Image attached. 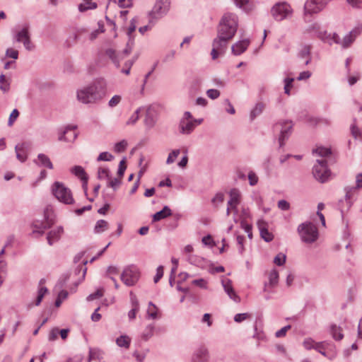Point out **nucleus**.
Wrapping results in <instances>:
<instances>
[{
	"instance_id": "obj_10",
	"label": "nucleus",
	"mask_w": 362,
	"mask_h": 362,
	"mask_svg": "<svg viewBox=\"0 0 362 362\" xmlns=\"http://www.w3.org/2000/svg\"><path fill=\"white\" fill-rule=\"evenodd\" d=\"M120 279L126 286H132L139 279V270L134 266L127 267L121 274Z\"/></svg>"
},
{
	"instance_id": "obj_36",
	"label": "nucleus",
	"mask_w": 362,
	"mask_h": 362,
	"mask_svg": "<svg viewBox=\"0 0 362 362\" xmlns=\"http://www.w3.org/2000/svg\"><path fill=\"white\" fill-rule=\"evenodd\" d=\"M144 107H139L129 118V119L127 121V125H133L134 124L139 118V114L141 110H143Z\"/></svg>"
},
{
	"instance_id": "obj_26",
	"label": "nucleus",
	"mask_w": 362,
	"mask_h": 362,
	"mask_svg": "<svg viewBox=\"0 0 362 362\" xmlns=\"http://www.w3.org/2000/svg\"><path fill=\"white\" fill-rule=\"evenodd\" d=\"M279 281V273L276 269H273L269 275V283L264 285V291H267L269 287L273 288L276 286Z\"/></svg>"
},
{
	"instance_id": "obj_3",
	"label": "nucleus",
	"mask_w": 362,
	"mask_h": 362,
	"mask_svg": "<svg viewBox=\"0 0 362 362\" xmlns=\"http://www.w3.org/2000/svg\"><path fill=\"white\" fill-rule=\"evenodd\" d=\"M313 153L320 157L313 168V176L319 182H325L330 176V170L328 169L326 158L332 154L331 148L318 146L313 150Z\"/></svg>"
},
{
	"instance_id": "obj_54",
	"label": "nucleus",
	"mask_w": 362,
	"mask_h": 362,
	"mask_svg": "<svg viewBox=\"0 0 362 362\" xmlns=\"http://www.w3.org/2000/svg\"><path fill=\"white\" fill-rule=\"evenodd\" d=\"M248 180L251 186H254L258 182V177L253 171L248 173Z\"/></svg>"
},
{
	"instance_id": "obj_38",
	"label": "nucleus",
	"mask_w": 362,
	"mask_h": 362,
	"mask_svg": "<svg viewBox=\"0 0 362 362\" xmlns=\"http://www.w3.org/2000/svg\"><path fill=\"white\" fill-rule=\"evenodd\" d=\"M147 315L148 317L152 319H156L158 317V308L152 302L148 303Z\"/></svg>"
},
{
	"instance_id": "obj_18",
	"label": "nucleus",
	"mask_w": 362,
	"mask_h": 362,
	"mask_svg": "<svg viewBox=\"0 0 362 362\" xmlns=\"http://www.w3.org/2000/svg\"><path fill=\"white\" fill-rule=\"evenodd\" d=\"M359 35V31L354 29L349 32L347 35L344 36L343 40L339 38L340 43H337L340 45L343 48H348L351 46V45L354 42L356 37Z\"/></svg>"
},
{
	"instance_id": "obj_34",
	"label": "nucleus",
	"mask_w": 362,
	"mask_h": 362,
	"mask_svg": "<svg viewBox=\"0 0 362 362\" xmlns=\"http://www.w3.org/2000/svg\"><path fill=\"white\" fill-rule=\"evenodd\" d=\"M341 332L342 329L340 327H337L335 325L331 326V334L335 340L339 341L343 339L344 334Z\"/></svg>"
},
{
	"instance_id": "obj_24",
	"label": "nucleus",
	"mask_w": 362,
	"mask_h": 362,
	"mask_svg": "<svg viewBox=\"0 0 362 362\" xmlns=\"http://www.w3.org/2000/svg\"><path fill=\"white\" fill-rule=\"evenodd\" d=\"M310 49V45H304L298 54L299 58L305 59L304 65L305 66L311 62Z\"/></svg>"
},
{
	"instance_id": "obj_40",
	"label": "nucleus",
	"mask_w": 362,
	"mask_h": 362,
	"mask_svg": "<svg viewBox=\"0 0 362 362\" xmlns=\"http://www.w3.org/2000/svg\"><path fill=\"white\" fill-rule=\"evenodd\" d=\"M264 109L262 103H257L250 112L251 120H253L257 116L259 115Z\"/></svg>"
},
{
	"instance_id": "obj_46",
	"label": "nucleus",
	"mask_w": 362,
	"mask_h": 362,
	"mask_svg": "<svg viewBox=\"0 0 362 362\" xmlns=\"http://www.w3.org/2000/svg\"><path fill=\"white\" fill-rule=\"evenodd\" d=\"M114 156L108 152H102L97 158L98 161H111L113 160Z\"/></svg>"
},
{
	"instance_id": "obj_57",
	"label": "nucleus",
	"mask_w": 362,
	"mask_h": 362,
	"mask_svg": "<svg viewBox=\"0 0 362 362\" xmlns=\"http://www.w3.org/2000/svg\"><path fill=\"white\" fill-rule=\"evenodd\" d=\"M46 177H47V171L45 170H41L39 177L37 178V180L35 182H33L31 184L32 187H36L38 185V183L40 182H41L42 180H43L44 179H45Z\"/></svg>"
},
{
	"instance_id": "obj_12",
	"label": "nucleus",
	"mask_w": 362,
	"mask_h": 362,
	"mask_svg": "<svg viewBox=\"0 0 362 362\" xmlns=\"http://www.w3.org/2000/svg\"><path fill=\"white\" fill-rule=\"evenodd\" d=\"M221 284L224 291L227 293L228 297L235 303L240 302V297L236 293L233 288L232 281L225 276L221 279Z\"/></svg>"
},
{
	"instance_id": "obj_8",
	"label": "nucleus",
	"mask_w": 362,
	"mask_h": 362,
	"mask_svg": "<svg viewBox=\"0 0 362 362\" xmlns=\"http://www.w3.org/2000/svg\"><path fill=\"white\" fill-rule=\"evenodd\" d=\"M50 213L51 211H49V209H47L46 211H45V221L36 220L32 223L31 235L33 237L37 238L39 236H41L44 233L45 230L49 228L54 223L52 218L49 217Z\"/></svg>"
},
{
	"instance_id": "obj_60",
	"label": "nucleus",
	"mask_w": 362,
	"mask_h": 362,
	"mask_svg": "<svg viewBox=\"0 0 362 362\" xmlns=\"http://www.w3.org/2000/svg\"><path fill=\"white\" fill-rule=\"evenodd\" d=\"M278 207L283 211H287L290 209V204L287 201L281 199L278 202Z\"/></svg>"
},
{
	"instance_id": "obj_11",
	"label": "nucleus",
	"mask_w": 362,
	"mask_h": 362,
	"mask_svg": "<svg viewBox=\"0 0 362 362\" xmlns=\"http://www.w3.org/2000/svg\"><path fill=\"white\" fill-rule=\"evenodd\" d=\"M292 122L291 121L281 122L275 124L274 131L280 132L279 138L280 147L283 146L285 140H286L291 133Z\"/></svg>"
},
{
	"instance_id": "obj_9",
	"label": "nucleus",
	"mask_w": 362,
	"mask_h": 362,
	"mask_svg": "<svg viewBox=\"0 0 362 362\" xmlns=\"http://www.w3.org/2000/svg\"><path fill=\"white\" fill-rule=\"evenodd\" d=\"M293 10L286 2H279L273 6L271 13L277 21H281L291 16Z\"/></svg>"
},
{
	"instance_id": "obj_55",
	"label": "nucleus",
	"mask_w": 362,
	"mask_h": 362,
	"mask_svg": "<svg viewBox=\"0 0 362 362\" xmlns=\"http://www.w3.org/2000/svg\"><path fill=\"white\" fill-rule=\"evenodd\" d=\"M127 168L124 158L122 159L119 164L117 174L120 178H122L124 174V171Z\"/></svg>"
},
{
	"instance_id": "obj_33",
	"label": "nucleus",
	"mask_w": 362,
	"mask_h": 362,
	"mask_svg": "<svg viewBox=\"0 0 362 362\" xmlns=\"http://www.w3.org/2000/svg\"><path fill=\"white\" fill-rule=\"evenodd\" d=\"M131 339L127 335H122L116 339V344L118 346L128 349L129 347Z\"/></svg>"
},
{
	"instance_id": "obj_17",
	"label": "nucleus",
	"mask_w": 362,
	"mask_h": 362,
	"mask_svg": "<svg viewBox=\"0 0 362 362\" xmlns=\"http://www.w3.org/2000/svg\"><path fill=\"white\" fill-rule=\"evenodd\" d=\"M63 233L64 228L62 226H58L56 228L50 230L47 234V240L49 245L52 246L54 243L58 242Z\"/></svg>"
},
{
	"instance_id": "obj_52",
	"label": "nucleus",
	"mask_w": 362,
	"mask_h": 362,
	"mask_svg": "<svg viewBox=\"0 0 362 362\" xmlns=\"http://www.w3.org/2000/svg\"><path fill=\"white\" fill-rule=\"evenodd\" d=\"M249 317H250V314H248L247 313H238L234 316V321L238 323H240V322L247 320V318H249Z\"/></svg>"
},
{
	"instance_id": "obj_50",
	"label": "nucleus",
	"mask_w": 362,
	"mask_h": 362,
	"mask_svg": "<svg viewBox=\"0 0 362 362\" xmlns=\"http://www.w3.org/2000/svg\"><path fill=\"white\" fill-rule=\"evenodd\" d=\"M151 109V107H148L146 109V119H145V123L147 126L151 127L154 125L155 121L153 119V117L150 115Z\"/></svg>"
},
{
	"instance_id": "obj_48",
	"label": "nucleus",
	"mask_w": 362,
	"mask_h": 362,
	"mask_svg": "<svg viewBox=\"0 0 362 362\" xmlns=\"http://www.w3.org/2000/svg\"><path fill=\"white\" fill-rule=\"evenodd\" d=\"M286 257L283 253H279L274 259V263L278 266H282L286 262Z\"/></svg>"
},
{
	"instance_id": "obj_37",
	"label": "nucleus",
	"mask_w": 362,
	"mask_h": 362,
	"mask_svg": "<svg viewBox=\"0 0 362 362\" xmlns=\"http://www.w3.org/2000/svg\"><path fill=\"white\" fill-rule=\"evenodd\" d=\"M235 4L244 11H250L252 8L249 0H233Z\"/></svg>"
},
{
	"instance_id": "obj_14",
	"label": "nucleus",
	"mask_w": 362,
	"mask_h": 362,
	"mask_svg": "<svg viewBox=\"0 0 362 362\" xmlns=\"http://www.w3.org/2000/svg\"><path fill=\"white\" fill-rule=\"evenodd\" d=\"M70 171L72 174H74L75 176L78 177L79 179L81 180V181L83 182V189L84 192L86 193L88 188V177L83 168H82L80 165H75L71 168Z\"/></svg>"
},
{
	"instance_id": "obj_20",
	"label": "nucleus",
	"mask_w": 362,
	"mask_h": 362,
	"mask_svg": "<svg viewBox=\"0 0 362 362\" xmlns=\"http://www.w3.org/2000/svg\"><path fill=\"white\" fill-rule=\"evenodd\" d=\"M227 47L228 46L226 45L220 44L218 40L214 39L211 52L212 59H216L218 58L219 54L224 53Z\"/></svg>"
},
{
	"instance_id": "obj_21",
	"label": "nucleus",
	"mask_w": 362,
	"mask_h": 362,
	"mask_svg": "<svg viewBox=\"0 0 362 362\" xmlns=\"http://www.w3.org/2000/svg\"><path fill=\"white\" fill-rule=\"evenodd\" d=\"M257 226L262 238H263L266 242H271L274 238V235L268 230L266 222L264 221H259L257 222Z\"/></svg>"
},
{
	"instance_id": "obj_35",
	"label": "nucleus",
	"mask_w": 362,
	"mask_h": 362,
	"mask_svg": "<svg viewBox=\"0 0 362 362\" xmlns=\"http://www.w3.org/2000/svg\"><path fill=\"white\" fill-rule=\"evenodd\" d=\"M24 48L28 51L35 49V45L30 41L27 28L24 26Z\"/></svg>"
},
{
	"instance_id": "obj_7",
	"label": "nucleus",
	"mask_w": 362,
	"mask_h": 362,
	"mask_svg": "<svg viewBox=\"0 0 362 362\" xmlns=\"http://www.w3.org/2000/svg\"><path fill=\"white\" fill-rule=\"evenodd\" d=\"M52 194L61 202L66 204H71L74 202V199L71 190L59 182H55L52 186Z\"/></svg>"
},
{
	"instance_id": "obj_29",
	"label": "nucleus",
	"mask_w": 362,
	"mask_h": 362,
	"mask_svg": "<svg viewBox=\"0 0 362 362\" xmlns=\"http://www.w3.org/2000/svg\"><path fill=\"white\" fill-rule=\"evenodd\" d=\"M101 352L95 349L89 351L88 362H103Z\"/></svg>"
},
{
	"instance_id": "obj_53",
	"label": "nucleus",
	"mask_w": 362,
	"mask_h": 362,
	"mask_svg": "<svg viewBox=\"0 0 362 362\" xmlns=\"http://www.w3.org/2000/svg\"><path fill=\"white\" fill-rule=\"evenodd\" d=\"M206 95L209 98L215 100L220 96V92L216 89H209L206 91Z\"/></svg>"
},
{
	"instance_id": "obj_1",
	"label": "nucleus",
	"mask_w": 362,
	"mask_h": 362,
	"mask_svg": "<svg viewBox=\"0 0 362 362\" xmlns=\"http://www.w3.org/2000/svg\"><path fill=\"white\" fill-rule=\"evenodd\" d=\"M107 82L97 78L91 83L78 88L76 91V100L83 104H94L100 101L106 95Z\"/></svg>"
},
{
	"instance_id": "obj_43",
	"label": "nucleus",
	"mask_w": 362,
	"mask_h": 362,
	"mask_svg": "<svg viewBox=\"0 0 362 362\" xmlns=\"http://www.w3.org/2000/svg\"><path fill=\"white\" fill-rule=\"evenodd\" d=\"M180 151L179 149L173 150L171 153H169L166 160V163L168 165L173 163L180 155Z\"/></svg>"
},
{
	"instance_id": "obj_16",
	"label": "nucleus",
	"mask_w": 362,
	"mask_h": 362,
	"mask_svg": "<svg viewBox=\"0 0 362 362\" xmlns=\"http://www.w3.org/2000/svg\"><path fill=\"white\" fill-rule=\"evenodd\" d=\"M230 199L228 202V205L231 207L232 210L237 214V206L240 202L241 194L239 189L236 188L232 189L230 192Z\"/></svg>"
},
{
	"instance_id": "obj_4",
	"label": "nucleus",
	"mask_w": 362,
	"mask_h": 362,
	"mask_svg": "<svg viewBox=\"0 0 362 362\" xmlns=\"http://www.w3.org/2000/svg\"><path fill=\"white\" fill-rule=\"evenodd\" d=\"M137 19L134 18L131 20L129 26L127 29V35L129 37V40L127 43L126 48L123 50L122 53H116L115 50L110 48L106 50V54L108 56L113 63L117 66H119V62L124 57L127 56L131 53L134 47V40L132 39V35L135 31L136 28Z\"/></svg>"
},
{
	"instance_id": "obj_19",
	"label": "nucleus",
	"mask_w": 362,
	"mask_h": 362,
	"mask_svg": "<svg viewBox=\"0 0 362 362\" xmlns=\"http://www.w3.org/2000/svg\"><path fill=\"white\" fill-rule=\"evenodd\" d=\"M195 121L181 119L179 124L180 132L182 134H191L196 127Z\"/></svg>"
},
{
	"instance_id": "obj_5",
	"label": "nucleus",
	"mask_w": 362,
	"mask_h": 362,
	"mask_svg": "<svg viewBox=\"0 0 362 362\" xmlns=\"http://www.w3.org/2000/svg\"><path fill=\"white\" fill-rule=\"evenodd\" d=\"M298 233L303 242L311 244L315 243L319 237L317 227L311 222L300 223L297 228Z\"/></svg>"
},
{
	"instance_id": "obj_59",
	"label": "nucleus",
	"mask_w": 362,
	"mask_h": 362,
	"mask_svg": "<svg viewBox=\"0 0 362 362\" xmlns=\"http://www.w3.org/2000/svg\"><path fill=\"white\" fill-rule=\"evenodd\" d=\"M59 333V329L58 328H54L52 329L48 335V339L49 341H54L57 339L58 334Z\"/></svg>"
},
{
	"instance_id": "obj_58",
	"label": "nucleus",
	"mask_w": 362,
	"mask_h": 362,
	"mask_svg": "<svg viewBox=\"0 0 362 362\" xmlns=\"http://www.w3.org/2000/svg\"><path fill=\"white\" fill-rule=\"evenodd\" d=\"M6 56L16 59L18 57V52L13 48H8L6 49Z\"/></svg>"
},
{
	"instance_id": "obj_63",
	"label": "nucleus",
	"mask_w": 362,
	"mask_h": 362,
	"mask_svg": "<svg viewBox=\"0 0 362 362\" xmlns=\"http://www.w3.org/2000/svg\"><path fill=\"white\" fill-rule=\"evenodd\" d=\"M192 283L200 288H206L207 282L204 279H195Z\"/></svg>"
},
{
	"instance_id": "obj_39",
	"label": "nucleus",
	"mask_w": 362,
	"mask_h": 362,
	"mask_svg": "<svg viewBox=\"0 0 362 362\" xmlns=\"http://www.w3.org/2000/svg\"><path fill=\"white\" fill-rule=\"evenodd\" d=\"M153 331H154V326L152 325H148L145 328L144 331L143 332V333L141 334V338L144 340L147 341L153 336Z\"/></svg>"
},
{
	"instance_id": "obj_47",
	"label": "nucleus",
	"mask_w": 362,
	"mask_h": 362,
	"mask_svg": "<svg viewBox=\"0 0 362 362\" xmlns=\"http://www.w3.org/2000/svg\"><path fill=\"white\" fill-rule=\"evenodd\" d=\"M293 78H286L284 79V92L287 95H290L291 88L293 86Z\"/></svg>"
},
{
	"instance_id": "obj_62",
	"label": "nucleus",
	"mask_w": 362,
	"mask_h": 362,
	"mask_svg": "<svg viewBox=\"0 0 362 362\" xmlns=\"http://www.w3.org/2000/svg\"><path fill=\"white\" fill-rule=\"evenodd\" d=\"M77 40H78V33H74L66 41V46L67 47H71L73 44L76 42Z\"/></svg>"
},
{
	"instance_id": "obj_6",
	"label": "nucleus",
	"mask_w": 362,
	"mask_h": 362,
	"mask_svg": "<svg viewBox=\"0 0 362 362\" xmlns=\"http://www.w3.org/2000/svg\"><path fill=\"white\" fill-rule=\"evenodd\" d=\"M170 8L169 0H156L152 10L148 13L149 23L154 25L167 14Z\"/></svg>"
},
{
	"instance_id": "obj_41",
	"label": "nucleus",
	"mask_w": 362,
	"mask_h": 362,
	"mask_svg": "<svg viewBox=\"0 0 362 362\" xmlns=\"http://www.w3.org/2000/svg\"><path fill=\"white\" fill-rule=\"evenodd\" d=\"M110 170L108 168H99L98 170V178L99 180H109L110 179Z\"/></svg>"
},
{
	"instance_id": "obj_27",
	"label": "nucleus",
	"mask_w": 362,
	"mask_h": 362,
	"mask_svg": "<svg viewBox=\"0 0 362 362\" xmlns=\"http://www.w3.org/2000/svg\"><path fill=\"white\" fill-rule=\"evenodd\" d=\"M37 164L39 166L45 167L49 169H53V164L50 160L49 158L43 153H40L37 156Z\"/></svg>"
},
{
	"instance_id": "obj_2",
	"label": "nucleus",
	"mask_w": 362,
	"mask_h": 362,
	"mask_svg": "<svg viewBox=\"0 0 362 362\" xmlns=\"http://www.w3.org/2000/svg\"><path fill=\"white\" fill-rule=\"evenodd\" d=\"M238 28V16L233 13H225L217 27V36L215 40L220 44L226 45L233 38Z\"/></svg>"
},
{
	"instance_id": "obj_28",
	"label": "nucleus",
	"mask_w": 362,
	"mask_h": 362,
	"mask_svg": "<svg viewBox=\"0 0 362 362\" xmlns=\"http://www.w3.org/2000/svg\"><path fill=\"white\" fill-rule=\"evenodd\" d=\"M45 280L44 279H40L39 282V289L37 292V296L35 303V305H38L41 303L45 295L48 292L47 288L43 286Z\"/></svg>"
},
{
	"instance_id": "obj_30",
	"label": "nucleus",
	"mask_w": 362,
	"mask_h": 362,
	"mask_svg": "<svg viewBox=\"0 0 362 362\" xmlns=\"http://www.w3.org/2000/svg\"><path fill=\"white\" fill-rule=\"evenodd\" d=\"M109 228V223L107 221L100 219L98 221L94 227V232L95 233H101L107 230Z\"/></svg>"
},
{
	"instance_id": "obj_31",
	"label": "nucleus",
	"mask_w": 362,
	"mask_h": 362,
	"mask_svg": "<svg viewBox=\"0 0 362 362\" xmlns=\"http://www.w3.org/2000/svg\"><path fill=\"white\" fill-rule=\"evenodd\" d=\"M303 346L306 349H315L317 350L322 348V342L315 343L311 338H308L304 340Z\"/></svg>"
},
{
	"instance_id": "obj_49",
	"label": "nucleus",
	"mask_w": 362,
	"mask_h": 362,
	"mask_svg": "<svg viewBox=\"0 0 362 362\" xmlns=\"http://www.w3.org/2000/svg\"><path fill=\"white\" fill-rule=\"evenodd\" d=\"M122 100V97L119 95H115L108 102L110 107H116Z\"/></svg>"
},
{
	"instance_id": "obj_45",
	"label": "nucleus",
	"mask_w": 362,
	"mask_h": 362,
	"mask_svg": "<svg viewBox=\"0 0 362 362\" xmlns=\"http://www.w3.org/2000/svg\"><path fill=\"white\" fill-rule=\"evenodd\" d=\"M103 293H104L103 288H99L95 292L90 294L87 297V300L88 301H91V300H95V299H98V298H101L103 296Z\"/></svg>"
},
{
	"instance_id": "obj_23",
	"label": "nucleus",
	"mask_w": 362,
	"mask_h": 362,
	"mask_svg": "<svg viewBox=\"0 0 362 362\" xmlns=\"http://www.w3.org/2000/svg\"><path fill=\"white\" fill-rule=\"evenodd\" d=\"M249 44L248 40L239 41L232 46V52L235 55H240L247 49Z\"/></svg>"
},
{
	"instance_id": "obj_32",
	"label": "nucleus",
	"mask_w": 362,
	"mask_h": 362,
	"mask_svg": "<svg viewBox=\"0 0 362 362\" xmlns=\"http://www.w3.org/2000/svg\"><path fill=\"white\" fill-rule=\"evenodd\" d=\"M84 1L83 4H80L78 5V10L81 12H84L88 9H95L97 8V4L95 2H92V0H83Z\"/></svg>"
},
{
	"instance_id": "obj_51",
	"label": "nucleus",
	"mask_w": 362,
	"mask_h": 362,
	"mask_svg": "<svg viewBox=\"0 0 362 362\" xmlns=\"http://www.w3.org/2000/svg\"><path fill=\"white\" fill-rule=\"evenodd\" d=\"M108 180V182H107V186L110 187H112L113 189H116L119 186V185L121 184V181L118 178H114V179H109L107 180Z\"/></svg>"
},
{
	"instance_id": "obj_56",
	"label": "nucleus",
	"mask_w": 362,
	"mask_h": 362,
	"mask_svg": "<svg viewBox=\"0 0 362 362\" xmlns=\"http://www.w3.org/2000/svg\"><path fill=\"white\" fill-rule=\"evenodd\" d=\"M291 325H287V326H285L284 327H282L281 329L278 330L276 333H275V336L277 338H280V337H284L286 336V332L288 329H291Z\"/></svg>"
},
{
	"instance_id": "obj_64",
	"label": "nucleus",
	"mask_w": 362,
	"mask_h": 362,
	"mask_svg": "<svg viewBox=\"0 0 362 362\" xmlns=\"http://www.w3.org/2000/svg\"><path fill=\"white\" fill-rule=\"evenodd\" d=\"M320 30V25L317 23H315L312 24L311 25H310V27L308 29V30L310 33H313L315 35H316L317 31H319Z\"/></svg>"
},
{
	"instance_id": "obj_61",
	"label": "nucleus",
	"mask_w": 362,
	"mask_h": 362,
	"mask_svg": "<svg viewBox=\"0 0 362 362\" xmlns=\"http://www.w3.org/2000/svg\"><path fill=\"white\" fill-rule=\"evenodd\" d=\"M163 267L159 266L157 268L156 274L153 279L154 282L155 283L158 282V281L163 277Z\"/></svg>"
},
{
	"instance_id": "obj_13",
	"label": "nucleus",
	"mask_w": 362,
	"mask_h": 362,
	"mask_svg": "<svg viewBox=\"0 0 362 362\" xmlns=\"http://www.w3.org/2000/svg\"><path fill=\"white\" fill-rule=\"evenodd\" d=\"M209 353L204 346L197 347L193 352L191 358L192 362H208Z\"/></svg>"
},
{
	"instance_id": "obj_15",
	"label": "nucleus",
	"mask_w": 362,
	"mask_h": 362,
	"mask_svg": "<svg viewBox=\"0 0 362 362\" xmlns=\"http://www.w3.org/2000/svg\"><path fill=\"white\" fill-rule=\"evenodd\" d=\"M318 38L325 42L329 45L334 43H340L339 37L336 33H327L326 30H322L321 28L315 35Z\"/></svg>"
},
{
	"instance_id": "obj_44",
	"label": "nucleus",
	"mask_w": 362,
	"mask_h": 362,
	"mask_svg": "<svg viewBox=\"0 0 362 362\" xmlns=\"http://www.w3.org/2000/svg\"><path fill=\"white\" fill-rule=\"evenodd\" d=\"M127 146V142L125 140H122L115 144L114 150L117 153H121L125 151Z\"/></svg>"
},
{
	"instance_id": "obj_25",
	"label": "nucleus",
	"mask_w": 362,
	"mask_h": 362,
	"mask_svg": "<svg viewBox=\"0 0 362 362\" xmlns=\"http://www.w3.org/2000/svg\"><path fill=\"white\" fill-rule=\"evenodd\" d=\"M171 214H172L171 209L168 206H165L161 211H158L153 214V221H154V222L159 221L161 219L165 218L171 216Z\"/></svg>"
},
{
	"instance_id": "obj_42",
	"label": "nucleus",
	"mask_w": 362,
	"mask_h": 362,
	"mask_svg": "<svg viewBox=\"0 0 362 362\" xmlns=\"http://www.w3.org/2000/svg\"><path fill=\"white\" fill-rule=\"evenodd\" d=\"M19 115H20L19 111L17 109H14L11 112V113L9 117H8V127H12L13 125L14 122H16V120L19 117Z\"/></svg>"
},
{
	"instance_id": "obj_22",
	"label": "nucleus",
	"mask_w": 362,
	"mask_h": 362,
	"mask_svg": "<svg viewBox=\"0 0 362 362\" xmlns=\"http://www.w3.org/2000/svg\"><path fill=\"white\" fill-rule=\"evenodd\" d=\"M69 132H71V126H67L66 127L64 128V130L61 131L59 133L58 140L60 141L65 142L74 141L77 137V134L76 132H72L71 136L66 137V134H69Z\"/></svg>"
}]
</instances>
